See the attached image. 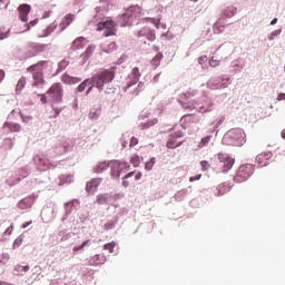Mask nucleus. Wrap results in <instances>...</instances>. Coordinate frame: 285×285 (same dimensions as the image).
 I'll use <instances>...</instances> for the list:
<instances>
[{"label":"nucleus","instance_id":"42","mask_svg":"<svg viewBox=\"0 0 285 285\" xmlns=\"http://www.w3.org/2000/svg\"><path fill=\"white\" fill-rule=\"evenodd\" d=\"M210 139H213L212 135L202 138L200 141L198 142V148H206V146L210 144Z\"/></svg>","mask_w":285,"mask_h":285},{"label":"nucleus","instance_id":"3","mask_svg":"<svg viewBox=\"0 0 285 285\" xmlns=\"http://www.w3.org/2000/svg\"><path fill=\"white\" fill-rule=\"evenodd\" d=\"M224 146H244L246 144V132L242 128L229 129L223 137Z\"/></svg>","mask_w":285,"mask_h":285},{"label":"nucleus","instance_id":"54","mask_svg":"<svg viewBox=\"0 0 285 285\" xmlns=\"http://www.w3.org/2000/svg\"><path fill=\"white\" fill-rule=\"evenodd\" d=\"M154 167H155V157H151V158L149 159V161H147V163L145 164V169H147V170H153Z\"/></svg>","mask_w":285,"mask_h":285},{"label":"nucleus","instance_id":"10","mask_svg":"<svg viewBox=\"0 0 285 285\" xmlns=\"http://www.w3.org/2000/svg\"><path fill=\"white\" fill-rule=\"evenodd\" d=\"M33 163L37 166V169L41 173H46V170H50V168H55L50 160L46 158L43 155H37L33 157Z\"/></svg>","mask_w":285,"mask_h":285},{"label":"nucleus","instance_id":"28","mask_svg":"<svg viewBox=\"0 0 285 285\" xmlns=\"http://www.w3.org/2000/svg\"><path fill=\"white\" fill-rule=\"evenodd\" d=\"M80 81H81V78L79 77H72L68 73H65L62 76V82L67 83L68 86H75V83H80Z\"/></svg>","mask_w":285,"mask_h":285},{"label":"nucleus","instance_id":"7","mask_svg":"<svg viewBox=\"0 0 285 285\" xmlns=\"http://www.w3.org/2000/svg\"><path fill=\"white\" fill-rule=\"evenodd\" d=\"M233 81L230 80L228 75H222L218 77H214L208 80L207 88L209 90H224V88H228Z\"/></svg>","mask_w":285,"mask_h":285},{"label":"nucleus","instance_id":"48","mask_svg":"<svg viewBox=\"0 0 285 285\" xmlns=\"http://www.w3.org/2000/svg\"><path fill=\"white\" fill-rule=\"evenodd\" d=\"M3 146H4L6 150H12V148L14 146V140H12V138H7L3 140Z\"/></svg>","mask_w":285,"mask_h":285},{"label":"nucleus","instance_id":"63","mask_svg":"<svg viewBox=\"0 0 285 285\" xmlns=\"http://www.w3.org/2000/svg\"><path fill=\"white\" fill-rule=\"evenodd\" d=\"M148 32H150V28L145 27L138 31V37H147Z\"/></svg>","mask_w":285,"mask_h":285},{"label":"nucleus","instance_id":"49","mask_svg":"<svg viewBox=\"0 0 285 285\" xmlns=\"http://www.w3.org/2000/svg\"><path fill=\"white\" fill-rule=\"evenodd\" d=\"M185 121H191V124H199V117L195 115H188L184 117Z\"/></svg>","mask_w":285,"mask_h":285},{"label":"nucleus","instance_id":"43","mask_svg":"<svg viewBox=\"0 0 285 285\" xmlns=\"http://www.w3.org/2000/svg\"><path fill=\"white\" fill-rule=\"evenodd\" d=\"M117 48H118L117 43L111 42L107 47L104 48V52H106L107 55H112V52L117 51Z\"/></svg>","mask_w":285,"mask_h":285},{"label":"nucleus","instance_id":"21","mask_svg":"<svg viewBox=\"0 0 285 285\" xmlns=\"http://www.w3.org/2000/svg\"><path fill=\"white\" fill-rule=\"evenodd\" d=\"M132 80L127 83L125 87V92H128L132 86H136V83L139 82V77H141V73H139V68L135 67L131 71Z\"/></svg>","mask_w":285,"mask_h":285},{"label":"nucleus","instance_id":"36","mask_svg":"<svg viewBox=\"0 0 285 285\" xmlns=\"http://www.w3.org/2000/svg\"><path fill=\"white\" fill-rule=\"evenodd\" d=\"M58 235H59V238L61 239V242H68V239L73 237L75 233L68 232V230H61V232H59Z\"/></svg>","mask_w":285,"mask_h":285},{"label":"nucleus","instance_id":"31","mask_svg":"<svg viewBox=\"0 0 285 285\" xmlns=\"http://www.w3.org/2000/svg\"><path fill=\"white\" fill-rule=\"evenodd\" d=\"M244 70V61L234 60L230 65V72H242Z\"/></svg>","mask_w":285,"mask_h":285},{"label":"nucleus","instance_id":"12","mask_svg":"<svg viewBox=\"0 0 285 285\" xmlns=\"http://www.w3.org/2000/svg\"><path fill=\"white\" fill-rule=\"evenodd\" d=\"M218 160L223 173H228L235 166V158L228 154H218Z\"/></svg>","mask_w":285,"mask_h":285},{"label":"nucleus","instance_id":"50","mask_svg":"<svg viewBox=\"0 0 285 285\" xmlns=\"http://www.w3.org/2000/svg\"><path fill=\"white\" fill-rule=\"evenodd\" d=\"M90 244V240H85L80 245L73 247V253H79V250H83L86 246Z\"/></svg>","mask_w":285,"mask_h":285},{"label":"nucleus","instance_id":"39","mask_svg":"<svg viewBox=\"0 0 285 285\" xmlns=\"http://www.w3.org/2000/svg\"><path fill=\"white\" fill-rule=\"evenodd\" d=\"M26 88V77H21L16 86V95H21V90Z\"/></svg>","mask_w":285,"mask_h":285},{"label":"nucleus","instance_id":"4","mask_svg":"<svg viewBox=\"0 0 285 285\" xmlns=\"http://www.w3.org/2000/svg\"><path fill=\"white\" fill-rule=\"evenodd\" d=\"M141 20V7L131 6L129 7L122 16H120L118 23L121 28H126V26H132V23H137V21Z\"/></svg>","mask_w":285,"mask_h":285},{"label":"nucleus","instance_id":"57","mask_svg":"<svg viewBox=\"0 0 285 285\" xmlns=\"http://www.w3.org/2000/svg\"><path fill=\"white\" fill-rule=\"evenodd\" d=\"M38 23H39V19H35V20H31L29 23H26L24 27H27V29L24 30V32H28L30 28H35V26H37Z\"/></svg>","mask_w":285,"mask_h":285},{"label":"nucleus","instance_id":"15","mask_svg":"<svg viewBox=\"0 0 285 285\" xmlns=\"http://www.w3.org/2000/svg\"><path fill=\"white\" fill-rule=\"evenodd\" d=\"M47 47L48 45L46 43L31 42L27 51V57H29V59L32 57H37V55H41V52H45Z\"/></svg>","mask_w":285,"mask_h":285},{"label":"nucleus","instance_id":"46","mask_svg":"<svg viewBox=\"0 0 285 285\" xmlns=\"http://www.w3.org/2000/svg\"><path fill=\"white\" fill-rule=\"evenodd\" d=\"M10 37V29H6V27L0 28V41L3 39H8Z\"/></svg>","mask_w":285,"mask_h":285},{"label":"nucleus","instance_id":"38","mask_svg":"<svg viewBox=\"0 0 285 285\" xmlns=\"http://www.w3.org/2000/svg\"><path fill=\"white\" fill-rule=\"evenodd\" d=\"M110 199V194H100L97 196V204L100 206H104V204H108V200Z\"/></svg>","mask_w":285,"mask_h":285},{"label":"nucleus","instance_id":"20","mask_svg":"<svg viewBox=\"0 0 285 285\" xmlns=\"http://www.w3.org/2000/svg\"><path fill=\"white\" fill-rule=\"evenodd\" d=\"M273 158V153L271 151H265L256 156V161L259 166V168H264V166L268 165V160Z\"/></svg>","mask_w":285,"mask_h":285},{"label":"nucleus","instance_id":"18","mask_svg":"<svg viewBox=\"0 0 285 285\" xmlns=\"http://www.w3.org/2000/svg\"><path fill=\"white\" fill-rule=\"evenodd\" d=\"M32 10V7L28 3L20 4L18 8L19 11V19L23 23H27L28 21V16L30 14V11Z\"/></svg>","mask_w":285,"mask_h":285},{"label":"nucleus","instance_id":"11","mask_svg":"<svg viewBox=\"0 0 285 285\" xmlns=\"http://www.w3.org/2000/svg\"><path fill=\"white\" fill-rule=\"evenodd\" d=\"M115 26L116 23L112 21V19H107L98 23L97 30L99 32H101V30H105V37H112L115 35Z\"/></svg>","mask_w":285,"mask_h":285},{"label":"nucleus","instance_id":"53","mask_svg":"<svg viewBox=\"0 0 285 285\" xmlns=\"http://www.w3.org/2000/svg\"><path fill=\"white\" fill-rule=\"evenodd\" d=\"M115 242H111V243H107L104 245V249L105 250H109V253H115Z\"/></svg>","mask_w":285,"mask_h":285},{"label":"nucleus","instance_id":"62","mask_svg":"<svg viewBox=\"0 0 285 285\" xmlns=\"http://www.w3.org/2000/svg\"><path fill=\"white\" fill-rule=\"evenodd\" d=\"M87 88L88 89L85 92L86 97H88V95H90V92H92V90H95V88H97V85H95V82H90V83L87 85Z\"/></svg>","mask_w":285,"mask_h":285},{"label":"nucleus","instance_id":"41","mask_svg":"<svg viewBox=\"0 0 285 285\" xmlns=\"http://www.w3.org/2000/svg\"><path fill=\"white\" fill-rule=\"evenodd\" d=\"M188 189H181L179 191H177V194L175 195V199L176 202H184V199H186V195H188Z\"/></svg>","mask_w":285,"mask_h":285},{"label":"nucleus","instance_id":"35","mask_svg":"<svg viewBox=\"0 0 285 285\" xmlns=\"http://www.w3.org/2000/svg\"><path fill=\"white\" fill-rule=\"evenodd\" d=\"M161 59H164V53L163 52H158L150 61L151 66H154V68H158V66L161 65Z\"/></svg>","mask_w":285,"mask_h":285},{"label":"nucleus","instance_id":"33","mask_svg":"<svg viewBox=\"0 0 285 285\" xmlns=\"http://www.w3.org/2000/svg\"><path fill=\"white\" fill-rule=\"evenodd\" d=\"M53 30H57V23L52 22L51 24H49L45 30H43V35H41V38H46V37H50L53 32Z\"/></svg>","mask_w":285,"mask_h":285},{"label":"nucleus","instance_id":"8","mask_svg":"<svg viewBox=\"0 0 285 285\" xmlns=\"http://www.w3.org/2000/svg\"><path fill=\"white\" fill-rule=\"evenodd\" d=\"M47 95H50L53 104H61V101H63V88H61V83H53L48 89Z\"/></svg>","mask_w":285,"mask_h":285},{"label":"nucleus","instance_id":"56","mask_svg":"<svg viewBox=\"0 0 285 285\" xmlns=\"http://www.w3.org/2000/svg\"><path fill=\"white\" fill-rule=\"evenodd\" d=\"M144 88H145L144 82H139L137 88L131 92V95L137 97V95H139L141 92V90H144Z\"/></svg>","mask_w":285,"mask_h":285},{"label":"nucleus","instance_id":"51","mask_svg":"<svg viewBox=\"0 0 285 285\" xmlns=\"http://www.w3.org/2000/svg\"><path fill=\"white\" fill-rule=\"evenodd\" d=\"M157 121H158L157 118H154L147 122H144L142 130H146V129L150 128L151 126H155L157 124Z\"/></svg>","mask_w":285,"mask_h":285},{"label":"nucleus","instance_id":"59","mask_svg":"<svg viewBox=\"0 0 285 285\" xmlns=\"http://www.w3.org/2000/svg\"><path fill=\"white\" fill-rule=\"evenodd\" d=\"M70 181H72V176L70 175L60 177V185L70 184Z\"/></svg>","mask_w":285,"mask_h":285},{"label":"nucleus","instance_id":"24","mask_svg":"<svg viewBox=\"0 0 285 285\" xmlns=\"http://www.w3.org/2000/svg\"><path fill=\"white\" fill-rule=\"evenodd\" d=\"M101 6L97 7V12H108L112 6H115V0H100Z\"/></svg>","mask_w":285,"mask_h":285},{"label":"nucleus","instance_id":"5","mask_svg":"<svg viewBox=\"0 0 285 285\" xmlns=\"http://www.w3.org/2000/svg\"><path fill=\"white\" fill-rule=\"evenodd\" d=\"M43 68H48V61L46 60H41L27 68V72L32 73L33 86L37 88H43V83H46V80L43 79Z\"/></svg>","mask_w":285,"mask_h":285},{"label":"nucleus","instance_id":"45","mask_svg":"<svg viewBox=\"0 0 285 285\" xmlns=\"http://www.w3.org/2000/svg\"><path fill=\"white\" fill-rule=\"evenodd\" d=\"M69 63H70V62H69L68 60H66V59L61 60V61L58 63L57 73L63 72V70H65L66 68H68Z\"/></svg>","mask_w":285,"mask_h":285},{"label":"nucleus","instance_id":"64","mask_svg":"<svg viewBox=\"0 0 285 285\" xmlns=\"http://www.w3.org/2000/svg\"><path fill=\"white\" fill-rule=\"evenodd\" d=\"M200 166L203 170H208V168H210V163H208L207 160H202Z\"/></svg>","mask_w":285,"mask_h":285},{"label":"nucleus","instance_id":"61","mask_svg":"<svg viewBox=\"0 0 285 285\" xmlns=\"http://www.w3.org/2000/svg\"><path fill=\"white\" fill-rule=\"evenodd\" d=\"M23 244V236H18L13 242V248H19Z\"/></svg>","mask_w":285,"mask_h":285},{"label":"nucleus","instance_id":"52","mask_svg":"<svg viewBox=\"0 0 285 285\" xmlns=\"http://www.w3.org/2000/svg\"><path fill=\"white\" fill-rule=\"evenodd\" d=\"M130 164H132V166L135 168H138L139 164H141V160L139 159V156L135 155L134 157L130 158Z\"/></svg>","mask_w":285,"mask_h":285},{"label":"nucleus","instance_id":"22","mask_svg":"<svg viewBox=\"0 0 285 285\" xmlns=\"http://www.w3.org/2000/svg\"><path fill=\"white\" fill-rule=\"evenodd\" d=\"M68 140L65 137H61L59 145L55 147L56 155H63V153H68Z\"/></svg>","mask_w":285,"mask_h":285},{"label":"nucleus","instance_id":"40","mask_svg":"<svg viewBox=\"0 0 285 285\" xmlns=\"http://www.w3.org/2000/svg\"><path fill=\"white\" fill-rule=\"evenodd\" d=\"M222 23H223L222 19H219L217 21V23H215V26H214V33L215 35H222V32H224L226 27L224 24H222Z\"/></svg>","mask_w":285,"mask_h":285},{"label":"nucleus","instance_id":"13","mask_svg":"<svg viewBox=\"0 0 285 285\" xmlns=\"http://www.w3.org/2000/svg\"><path fill=\"white\" fill-rule=\"evenodd\" d=\"M111 179H116L119 181L121 178V173H124V163L120 160H111L109 161Z\"/></svg>","mask_w":285,"mask_h":285},{"label":"nucleus","instance_id":"55","mask_svg":"<svg viewBox=\"0 0 285 285\" xmlns=\"http://www.w3.org/2000/svg\"><path fill=\"white\" fill-rule=\"evenodd\" d=\"M282 35V29L274 30L272 33H269L268 39L269 41H274L275 37H279Z\"/></svg>","mask_w":285,"mask_h":285},{"label":"nucleus","instance_id":"6","mask_svg":"<svg viewBox=\"0 0 285 285\" xmlns=\"http://www.w3.org/2000/svg\"><path fill=\"white\" fill-rule=\"evenodd\" d=\"M253 173H255V166L252 164L240 165L236 175L234 176L235 184H244V181H248V179L253 177Z\"/></svg>","mask_w":285,"mask_h":285},{"label":"nucleus","instance_id":"44","mask_svg":"<svg viewBox=\"0 0 285 285\" xmlns=\"http://www.w3.org/2000/svg\"><path fill=\"white\" fill-rule=\"evenodd\" d=\"M14 273L16 275H19V273H28V271H30V266L29 265H16L14 266Z\"/></svg>","mask_w":285,"mask_h":285},{"label":"nucleus","instance_id":"26","mask_svg":"<svg viewBox=\"0 0 285 285\" xmlns=\"http://www.w3.org/2000/svg\"><path fill=\"white\" fill-rule=\"evenodd\" d=\"M235 14H237V7L229 6L223 11V16L220 19L224 21V19H230L235 17Z\"/></svg>","mask_w":285,"mask_h":285},{"label":"nucleus","instance_id":"25","mask_svg":"<svg viewBox=\"0 0 285 285\" xmlns=\"http://www.w3.org/2000/svg\"><path fill=\"white\" fill-rule=\"evenodd\" d=\"M106 255H104V254H97V255H95L94 257H91L90 259H89V264L91 265V266H99V265H101V264H106Z\"/></svg>","mask_w":285,"mask_h":285},{"label":"nucleus","instance_id":"60","mask_svg":"<svg viewBox=\"0 0 285 285\" xmlns=\"http://www.w3.org/2000/svg\"><path fill=\"white\" fill-rule=\"evenodd\" d=\"M7 262H10V254L2 253V255L0 256V264H6Z\"/></svg>","mask_w":285,"mask_h":285},{"label":"nucleus","instance_id":"19","mask_svg":"<svg viewBox=\"0 0 285 285\" xmlns=\"http://www.w3.org/2000/svg\"><path fill=\"white\" fill-rule=\"evenodd\" d=\"M101 181H104V178H94L86 185V190L89 195H95L97 193V189L99 186H101Z\"/></svg>","mask_w":285,"mask_h":285},{"label":"nucleus","instance_id":"9","mask_svg":"<svg viewBox=\"0 0 285 285\" xmlns=\"http://www.w3.org/2000/svg\"><path fill=\"white\" fill-rule=\"evenodd\" d=\"M30 166H24L22 168H19L14 175L9 179V186H17L21 179H26L28 175H30Z\"/></svg>","mask_w":285,"mask_h":285},{"label":"nucleus","instance_id":"14","mask_svg":"<svg viewBox=\"0 0 285 285\" xmlns=\"http://www.w3.org/2000/svg\"><path fill=\"white\" fill-rule=\"evenodd\" d=\"M184 131L178 130L174 134L169 135V138L166 142L167 148L175 150V148H179V146H181V144H184L183 141H178L177 139H181V137H184Z\"/></svg>","mask_w":285,"mask_h":285},{"label":"nucleus","instance_id":"1","mask_svg":"<svg viewBox=\"0 0 285 285\" xmlns=\"http://www.w3.org/2000/svg\"><path fill=\"white\" fill-rule=\"evenodd\" d=\"M115 67L109 69H102L90 78L85 79L75 90V95H80V92H86V88H88V83H95L98 92H104L105 86L108 83H112L115 81Z\"/></svg>","mask_w":285,"mask_h":285},{"label":"nucleus","instance_id":"30","mask_svg":"<svg viewBox=\"0 0 285 285\" xmlns=\"http://www.w3.org/2000/svg\"><path fill=\"white\" fill-rule=\"evenodd\" d=\"M72 21H75V14L69 13L67 14L63 20L60 22V28L61 31H63L65 29L68 28V26H70V23H72Z\"/></svg>","mask_w":285,"mask_h":285},{"label":"nucleus","instance_id":"2","mask_svg":"<svg viewBox=\"0 0 285 285\" xmlns=\"http://www.w3.org/2000/svg\"><path fill=\"white\" fill-rule=\"evenodd\" d=\"M197 90L184 94L180 97V105L185 110H196L197 112H213L214 104L208 97L203 96L199 100L193 99Z\"/></svg>","mask_w":285,"mask_h":285},{"label":"nucleus","instance_id":"29","mask_svg":"<svg viewBox=\"0 0 285 285\" xmlns=\"http://www.w3.org/2000/svg\"><path fill=\"white\" fill-rule=\"evenodd\" d=\"M86 43H88L86 38L79 37L72 42L71 48L73 50H81V48H86Z\"/></svg>","mask_w":285,"mask_h":285},{"label":"nucleus","instance_id":"16","mask_svg":"<svg viewBox=\"0 0 285 285\" xmlns=\"http://www.w3.org/2000/svg\"><path fill=\"white\" fill-rule=\"evenodd\" d=\"M79 199H72L70 202L65 203V215L61 219V222H66V219H68L70 217V215H72V213H75V210H77V208H79Z\"/></svg>","mask_w":285,"mask_h":285},{"label":"nucleus","instance_id":"27","mask_svg":"<svg viewBox=\"0 0 285 285\" xmlns=\"http://www.w3.org/2000/svg\"><path fill=\"white\" fill-rule=\"evenodd\" d=\"M97 47L95 45H89L86 49V51L80 56V59H82V63H86L92 57V53L95 52V49Z\"/></svg>","mask_w":285,"mask_h":285},{"label":"nucleus","instance_id":"32","mask_svg":"<svg viewBox=\"0 0 285 285\" xmlns=\"http://www.w3.org/2000/svg\"><path fill=\"white\" fill-rule=\"evenodd\" d=\"M108 168H110V161H102L95 167L94 171L97 174H101L104 173V170H108Z\"/></svg>","mask_w":285,"mask_h":285},{"label":"nucleus","instance_id":"34","mask_svg":"<svg viewBox=\"0 0 285 285\" xmlns=\"http://www.w3.org/2000/svg\"><path fill=\"white\" fill-rule=\"evenodd\" d=\"M119 224V217L115 216L111 220L105 224V230H112Z\"/></svg>","mask_w":285,"mask_h":285},{"label":"nucleus","instance_id":"17","mask_svg":"<svg viewBox=\"0 0 285 285\" xmlns=\"http://www.w3.org/2000/svg\"><path fill=\"white\" fill-rule=\"evenodd\" d=\"M35 199H37V196H35V194L27 196L18 203V208H20L21 210H28V208H32Z\"/></svg>","mask_w":285,"mask_h":285},{"label":"nucleus","instance_id":"37","mask_svg":"<svg viewBox=\"0 0 285 285\" xmlns=\"http://www.w3.org/2000/svg\"><path fill=\"white\" fill-rule=\"evenodd\" d=\"M6 128H9L11 132H20L21 131V125L17 122H6L4 124Z\"/></svg>","mask_w":285,"mask_h":285},{"label":"nucleus","instance_id":"58","mask_svg":"<svg viewBox=\"0 0 285 285\" xmlns=\"http://www.w3.org/2000/svg\"><path fill=\"white\" fill-rule=\"evenodd\" d=\"M148 41H155L157 39V36L155 35V30L149 29V32H147V36H145Z\"/></svg>","mask_w":285,"mask_h":285},{"label":"nucleus","instance_id":"23","mask_svg":"<svg viewBox=\"0 0 285 285\" xmlns=\"http://www.w3.org/2000/svg\"><path fill=\"white\" fill-rule=\"evenodd\" d=\"M226 193H230V184L228 183H223L218 185L215 189L216 197H222V195H226Z\"/></svg>","mask_w":285,"mask_h":285},{"label":"nucleus","instance_id":"47","mask_svg":"<svg viewBox=\"0 0 285 285\" xmlns=\"http://www.w3.org/2000/svg\"><path fill=\"white\" fill-rule=\"evenodd\" d=\"M101 115V110L99 109H91L89 111V119H92L94 121L99 119V116Z\"/></svg>","mask_w":285,"mask_h":285}]
</instances>
